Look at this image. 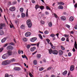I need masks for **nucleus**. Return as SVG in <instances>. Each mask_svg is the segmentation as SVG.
<instances>
[{
    "instance_id": "37998d69",
    "label": "nucleus",
    "mask_w": 77,
    "mask_h": 77,
    "mask_svg": "<svg viewBox=\"0 0 77 77\" xmlns=\"http://www.w3.org/2000/svg\"><path fill=\"white\" fill-rule=\"evenodd\" d=\"M65 40V38L64 37H63L61 38V41H64Z\"/></svg>"
},
{
    "instance_id": "72a5a7b5",
    "label": "nucleus",
    "mask_w": 77,
    "mask_h": 77,
    "mask_svg": "<svg viewBox=\"0 0 77 77\" xmlns=\"http://www.w3.org/2000/svg\"><path fill=\"white\" fill-rule=\"evenodd\" d=\"M35 8L36 10L38 9V8H39V6L38 5H36L35 6Z\"/></svg>"
},
{
    "instance_id": "7c9ffc66",
    "label": "nucleus",
    "mask_w": 77,
    "mask_h": 77,
    "mask_svg": "<svg viewBox=\"0 0 77 77\" xmlns=\"http://www.w3.org/2000/svg\"><path fill=\"white\" fill-rule=\"evenodd\" d=\"M26 17H28L29 16V14H28V9H27L26 11Z\"/></svg>"
},
{
    "instance_id": "a19ab883",
    "label": "nucleus",
    "mask_w": 77,
    "mask_h": 77,
    "mask_svg": "<svg viewBox=\"0 0 77 77\" xmlns=\"http://www.w3.org/2000/svg\"><path fill=\"white\" fill-rule=\"evenodd\" d=\"M46 41H47L48 44H49V42H50V40L48 38H47L46 39Z\"/></svg>"
},
{
    "instance_id": "ea45409f",
    "label": "nucleus",
    "mask_w": 77,
    "mask_h": 77,
    "mask_svg": "<svg viewBox=\"0 0 77 77\" xmlns=\"http://www.w3.org/2000/svg\"><path fill=\"white\" fill-rule=\"evenodd\" d=\"M66 27H67V28H68V29L70 28V26H69L68 24L66 25Z\"/></svg>"
},
{
    "instance_id": "a878e982",
    "label": "nucleus",
    "mask_w": 77,
    "mask_h": 77,
    "mask_svg": "<svg viewBox=\"0 0 77 77\" xmlns=\"http://www.w3.org/2000/svg\"><path fill=\"white\" fill-rule=\"evenodd\" d=\"M6 62H7V63L8 64H9V63H11V60H6Z\"/></svg>"
},
{
    "instance_id": "5701e85b",
    "label": "nucleus",
    "mask_w": 77,
    "mask_h": 77,
    "mask_svg": "<svg viewBox=\"0 0 77 77\" xmlns=\"http://www.w3.org/2000/svg\"><path fill=\"white\" fill-rule=\"evenodd\" d=\"M58 8L61 9H63V7L62 5H60L58 6Z\"/></svg>"
},
{
    "instance_id": "8fccbe9b",
    "label": "nucleus",
    "mask_w": 77,
    "mask_h": 77,
    "mask_svg": "<svg viewBox=\"0 0 77 77\" xmlns=\"http://www.w3.org/2000/svg\"><path fill=\"white\" fill-rule=\"evenodd\" d=\"M26 47H27V48H28V49H29L30 47V45H27Z\"/></svg>"
},
{
    "instance_id": "3c124183",
    "label": "nucleus",
    "mask_w": 77,
    "mask_h": 77,
    "mask_svg": "<svg viewBox=\"0 0 77 77\" xmlns=\"http://www.w3.org/2000/svg\"><path fill=\"white\" fill-rule=\"evenodd\" d=\"M17 3V1H14L12 2V5H15Z\"/></svg>"
},
{
    "instance_id": "1a4fd4ad",
    "label": "nucleus",
    "mask_w": 77,
    "mask_h": 77,
    "mask_svg": "<svg viewBox=\"0 0 77 77\" xmlns=\"http://www.w3.org/2000/svg\"><path fill=\"white\" fill-rule=\"evenodd\" d=\"M58 53L59 56H62V55L63 54V51H62L60 50L58 51Z\"/></svg>"
},
{
    "instance_id": "e2e57ef3",
    "label": "nucleus",
    "mask_w": 77,
    "mask_h": 77,
    "mask_svg": "<svg viewBox=\"0 0 77 77\" xmlns=\"http://www.w3.org/2000/svg\"><path fill=\"white\" fill-rule=\"evenodd\" d=\"M74 7H75V8H77V3L75 4V5H74Z\"/></svg>"
},
{
    "instance_id": "20e7f679",
    "label": "nucleus",
    "mask_w": 77,
    "mask_h": 77,
    "mask_svg": "<svg viewBox=\"0 0 77 77\" xmlns=\"http://www.w3.org/2000/svg\"><path fill=\"white\" fill-rule=\"evenodd\" d=\"M30 35H31V32H27L25 34V35L26 37L30 36Z\"/></svg>"
},
{
    "instance_id": "dca6fc26",
    "label": "nucleus",
    "mask_w": 77,
    "mask_h": 77,
    "mask_svg": "<svg viewBox=\"0 0 77 77\" xmlns=\"http://www.w3.org/2000/svg\"><path fill=\"white\" fill-rule=\"evenodd\" d=\"M6 38H3L2 39V40H1V42L2 43H3V42H5L6 41Z\"/></svg>"
},
{
    "instance_id": "4d7b16f0",
    "label": "nucleus",
    "mask_w": 77,
    "mask_h": 77,
    "mask_svg": "<svg viewBox=\"0 0 77 77\" xmlns=\"http://www.w3.org/2000/svg\"><path fill=\"white\" fill-rule=\"evenodd\" d=\"M9 77V75L8 74H6L5 75V77Z\"/></svg>"
},
{
    "instance_id": "0e129e2a",
    "label": "nucleus",
    "mask_w": 77,
    "mask_h": 77,
    "mask_svg": "<svg viewBox=\"0 0 77 77\" xmlns=\"http://www.w3.org/2000/svg\"><path fill=\"white\" fill-rule=\"evenodd\" d=\"M32 3H35V1L34 0H32Z\"/></svg>"
},
{
    "instance_id": "cd10ccee",
    "label": "nucleus",
    "mask_w": 77,
    "mask_h": 77,
    "mask_svg": "<svg viewBox=\"0 0 77 77\" xmlns=\"http://www.w3.org/2000/svg\"><path fill=\"white\" fill-rule=\"evenodd\" d=\"M33 63L35 65H36L37 63V61L36 60H34L33 61Z\"/></svg>"
},
{
    "instance_id": "a211bd4d",
    "label": "nucleus",
    "mask_w": 77,
    "mask_h": 77,
    "mask_svg": "<svg viewBox=\"0 0 77 77\" xmlns=\"http://www.w3.org/2000/svg\"><path fill=\"white\" fill-rule=\"evenodd\" d=\"M4 34V32L3 30H0V35H3Z\"/></svg>"
},
{
    "instance_id": "9b49d317",
    "label": "nucleus",
    "mask_w": 77,
    "mask_h": 77,
    "mask_svg": "<svg viewBox=\"0 0 77 77\" xmlns=\"http://www.w3.org/2000/svg\"><path fill=\"white\" fill-rule=\"evenodd\" d=\"M5 26V24L1 23L0 24V29H3V27H4Z\"/></svg>"
},
{
    "instance_id": "6e6552de",
    "label": "nucleus",
    "mask_w": 77,
    "mask_h": 77,
    "mask_svg": "<svg viewBox=\"0 0 77 77\" xmlns=\"http://www.w3.org/2000/svg\"><path fill=\"white\" fill-rule=\"evenodd\" d=\"M52 53L56 55V54H58V51L57 50H54L53 51H52Z\"/></svg>"
},
{
    "instance_id": "423d86ee",
    "label": "nucleus",
    "mask_w": 77,
    "mask_h": 77,
    "mask_svg": "<svg viewBox=\"0 0 77 77\" xmlns=\"http://www.w3.org/2000/svg\"><path fill=\"white\" fill-rule=\"evenodd\" d=\"M36 39H37V38L33 37L30 39V41L31 42H33L36 41Z\"/></svg>"
},
{
    "instance_id": "4be33fe9",
    "label": "nucleus",
    "mask_w": 77,
    "mask_h": 77,
    "mask_svg": "<svg viewBox=\"0 0 77 77\" xmlns=\"http://www.w3.org/2000/svg\"><path fill=\"white\" fill-rule=\"evenodd\" d=\"M49 53V54H51L52 53H53V50L51 49L48 50Z\"/></svg>"
},
{
    "instance_id": "49530a36",
    "label": "nucleus",
    "mask_w": 77,
    "mask_h": 77,
    "mask_svg": "<svg viewBox=\"0 0 77 77\" xmlns=\"http://www.w3.org/2000/svg\"><path fill=\"white\" fill-rule=\"evenodd\" d=\"M44 69V68L43 67H42V68H40L39 69V71H42Z\"/></svg>"
},
{
    "instance_id": "09e8293b",
    "label": "nucleus",
    "mask_w": 77,
    "mask_h": 77,
    "mask_svg": "<svg viewBox=\"0 0 77 77\" xmlns=\"http://www.w3.org/2000/svg\"><path fill=\"white\" fill-rule=\"evenodd\" d=\"M64 36H65V38H68V37L69 36V35H67L66 34H64Z\"/></svg>"
},
{
    "instance_id": "9d476101",
    "label": "nucleus",
    "mask_w": 77,
    "mask_h": 77,
    "mask_svg": "<svg viewBox=\"0 0 77 77\" xmlns=\"http://www.w3.org/2000/svg\"><path fill=\"white\" fill-rule=\"evenodd\" d=\"M12 52L11 51H7V54H8V56H11V55H12Z\"/></svg>"
},
{
    "instance_id": "c9c22d12",
    "label": "nucleus",
    "mask_w": 77,
    "mask_h": 77,
    "mask_svg": "<svg viewBox=\"0 0 77 77\" xmlns=\"http://www.w3.org/2000/svg\"><path fill=\"white\" fill-rule=\"evenodd\" d=\"M54 15L55 16V18H58V16H57L56 14L55 13H54Z\"/></svg>"
},
{
    "instance_id": "4468645a",
    "label": "nucleus",
    "mask_w": 77,
    "mask_h": 77,
    "mask_svg": "<svg viewBox=\"0 0 77 77\" xmlns=\"http://www.w3.org/2000/svg\"><path fill=\"white\" fill-rule=\"evenodd\" d=\"M2 65H7V62H6V60L2 62Z\"/></svg>"
},
{
    "instance_id": "412c9836",
    "label": "nucleus",
    "mask_w": 77,
    "mask_h": 77,
    "mask_svg": "<svg viewBox=\"0 0 77 77\" xmlns=\"http://www.w3.org/2000/svg\"><path fill=\"white\" fill-rule=\"evenodd\" d=\"M67 72H67V71L66 70H65V71H64V72H63V75H66V74H67Z\"/></svg>"
},
{
    "instance_id": "6ab92c4d",
    "label": "nucleus",
    "mask_w": 77,
    "mask_h": 77,
    "mask_svg": "<svg viewBox=\"0 0 77 77\" xmlns=\"http://www.w3.org/2000/svg\"><path fill=\"white\" fill-rule=\"evenodd\" d=\"M23 58L24 59V58H25L26 59V60H28V58H27V56H26L25 55H24V56H23V55H22V56Z\"/></svg>"
},
{
    "instance_id": "a18cd8bd",
    "label": "nucleus",
    "mask_w": 77,
    "mask_h": 77,
    "mask_svg": "<svg viewBox=\"0 0 77 77\" xmlns=\"http://www.w3.org/2000/svg\"><path fill=\"white\" fill-rule=\"evenodd\" d=\"M40 23H42V24H44L45 23L44 21L42 20H41L40 21Z\"/></svg>"
},
{
    "instance_id": "0eeeda50",
    "label": "nucleus",
    "mask_w": 77,
    "mask_h": 77,
    "mask_svg": "<svg viewBox=\"0 0 77 77\" xmlns=\"http://www.w3.org/2000/svg\"><path fill=\"white\" fill-rule=\"evenodd\" d=\"M7 50H13V47L11 45H9L7 47Z\"/></svg>"
},
{
    "instance_id": "bf43d9fd",
    "label": "nucleus",
    "mask_w": 77,
    "mask_h": 77,
    "mask_svg": "<svg viewBox=\"0 0 77 77\" xmlns=\"http://www.w3.org/2000/svg\"><path fill=\"white\" fill-rule=\"evenodd\" d=\"M34 49L32 48H31L30 49V51H34Z\"/></svg>"
},
{
    "instance_id": "2f4dec72",
    "label": "nucleus",
    "mask_w": 77,
    "mask_h": 77,
    "mask_svg": "<svg viewBox=\"0 0 77 77\" xmlns=\"http://www.w3.org/2000/svg\"><path fill=\"white\" fill-rule=\"evenodd\" d=\"M49 27H52V23H51V22H50L49 23Z\"/></svg>"
},
{
    "instance_id": "052dcab7",
    "label": "nucleus",
    "mask_w": 77,
    "mask_h": 77,
    "mask_svg": "<svg viewBox=\"0 0 77 77\" xmlns=\"http://www.w3.org/2000/svg\"><path fill=\"white\" fill-rule=\"evenodd\" d=\"M45 13L46 15H49V13L48 11H46Z\"/></svg>"
},
{
    "instance_id": "680f3d73",
    "label": "nucleus",
    "mask_w": 77,
    "mask_h": 77,
    "mask_svg": "<svg viewBox=\"0 0 77 77\" xmlns=\"http://www.w3.org/2000/svg\"><path fill=\"white\" fill-rule=\"evenodd\" d=\"M7 45H8V43H6L4 45V47H6V46H7Z\"/></svg>"
},
{
    "instance_id": "7ed1b4c3",
    "label": "nucleus",
    "mask_w": 77,
    "mask_h": 77,
    "mask_svg": "<svg viewBox=\"0 0 77 77\" xmlns=\"http://www.w3.org/2000/svg\"><path fill=\"white\" fill-rule=\"evenodd\" d=\"M15 7L14 6L11 7L9 8V10L10 11H11V12H14V11H15Z\"/></svg>"
},
{
    "instance_id": "aec40b11",
    "label": "nucleus",
    "mask_w": 77,
    "mask_h": 77,
    "mask_svg": "<svg viewBox=\"0 0 77 77\" xmlns=\"http://www.w3.org/2000/svg\"><path fill=\"white\" fill-rule=\"evenodd\" d=\"M74 47L75 49H77V44L76 41L75 42Z\"/></svg>"
},
{
    "instance_id": "338daca9",
    "label": "nucleus",
    "mask_w": 77,
    "mask_h": 77,
    "mask_svg": "<svg viewBox=\"0 0 77 77\" xmlns=\"http://www.w3.org/2000/svg\"><path fill=\"white\" fill-rule=\"evenodd\" d=\"M75 29H77V25H76L75 27Z\"/></svg>"
},
{
    "instance_id": "f8f14e48",
    "label": "nucleus",
    "mask_w": 77,
    "mask_h": 77,
    "mask_svg": "<svg viewBox=\"0 0 77 77\" xmlns=\"http://www.w3.org/2000/svg\"><path fill=\"white\" fill-rule=\"evenodd\" d=\"M61 19L62 21H65L66 20V17L64 16H62L61 17Z\"/></svg>"
},
{
    "instance_id": "f257e3e1",
    "label": "nucleus",
    "mask_w": 77,
    "mask_h": 77,
    "mask_svg": "<svg viewBox=\"0 0 77 77\" xmlns=\"http://www.w3.org/2000/svg\"><path fill=\"white\" fill-rule=\"evenodd\" d=\"M26 23L28 26V27L30 28L32 27V22H31V20L30 19H29L27 20L26 21Z\"/></svg>"
},
{
    "instance_id": "39448f33",
    "label": "nucleus",
    "mask_w": 77,
    "mask_h": 77,
    "mask_svg": "<svg viewBox=\"0 0 77 77\" xmlns=\"http://www.w3.org/2000/svg\"><path fill=\"white\" fill-rule=\"evenodd\" d=\"M15 71H21V69L20 67H14V68Z\"/></svg>"
},
{
    "instance_id": "f3484780",
    "label": "nucleus",
    "mask_w": 77,
    "mask_h": 77,
    "mask_svg": "<svg viewBox=\"0 0 77 77\" xmlns=\"http://www.w3.org/2000/svg\"><path fill=\"white\" fill-rule=\"evenodd\" d=\"M36 57L37 59H39V58H41V55L40 54H37L36 55Z\"/></svg>"
},
{
    "instance_id": "58836bf2",
    "label": "nucleus",
    "mask_w": 77,
    "mask_h": 77,
    "mask_svg": "<svg viewBox=\"0 0 77 77\" xmlns=\"http://www.w3.org/2000/svg\"><path fill=\"white\" fill-rule=\"evenodd\" d=\"M44 33L45 34V35H47L48 33V31H45L44 32Z\"/></svg>"
},
{
    "instance_id": "393cba45",
    "label": "nucleus",
    "mask_w": 77,
    "mask_h": 77,
    "mask_svg": "<svg viewBox=\"0 0 77 77\" xmlns=\"http://www.w3.org/2000/svg\"><path fill=\"white\" fill-rule=\"evenodd\" d=\"M20 27L22 29H25V26L24 25H21Z\"/></svg>"
},
{
    "instance_id": "13d9d810",
    "label": "nucleus",
    "mask_w": 77,
    "mask_h": 77,
    "mask_svg": "<svg viewBox=\"0 0 77 77\" xmlns=\"http://www.w3.org/2000/svg\"><path fill=\"white\" fill-rule=\"evenodd\" d=\"M21 50H19L18 51V54H21Z\"/></svg>"
},
{
    "instance_id": "f03ea898",
    "label": "nucleus",
    "mask_w": 77,
    "mask_h": 77,
    "mask_svg": "<svg viewBox=\"0 0 77 77\" xmlns=\"http://www.w3.org/2000/svg\"><path fill=\"white\" fill-rule=\"evenodd\" d=\"M9 57V56L7 53L4 54L2 57V58L4 59H6Z\"/></svg>"
},
{
    "instance_id": "6e6d98bb",
    "label": "nucleus",
    "mask_w": 77,
    "mask_h": 77,
    "mask_svg": "<svg viewBox=\"0 0 77 77\" xmlns=\"http://www.w3.org/2000/svg\"><path fill=\"white\" fill-rule=\"evenodd\" d=\"M68 56L70 57L71 56V53L70 52H69L68 54Z\"/></svg>"
},
{
    "instance_id": "c85d7f7f",
    "label": "nucleus",
    "mask_w": 77,
    "mask_h": 77,
    "mask_svg": "<svg viewBox=\"0 0 77 77\" xmlns=\"http://www.w3.org/2000/svg\"><path fill=\"white\" fill-rule=\"evenodd\" d=\"M58 4L59 5H64V3L62 2H58Z\"/></svg>"
},
{
    "instance_id": "c756f323",
    "label": "nucleus",
    "mask_w": 77,
    "mask_h": 77,
    "mask_svg": "<svg viewBox=\"0 0 77 77\" xmlns=\"http://www.w3.org/2000/svg\"><path fill=\"white\" fill-rule=\"evenodd\" d=\"M40 9H41V10H42V9H44V7L43 6H39V8Z\"/></svg>"
},
{
    "instance_id": "774afa93",
    "label": "nucleus",
    "mask_w": 77,
    "mask_h": 77,
    "mask_svg": "<svg viewBox=\"0 0 77 77\" xmlns=\"http://www.w3.org/2000/svg\"><path fill=\"white\" fill-rule=\"evenodd\" d=\"M8 77H13V76L12 75H10Z\"/></svg>"
},
{
    "instance_id": "ddd939ff",
    "label": "nucleus",
    "mask_w": 77,
    "mask_h": 77,
    "mask_svg": "<svg viewBox=\"0 0 77 77\" xmlns=\"http://www.w3.org/2000/svg\"><path fill=\"white\" fill-rule=\"evenodd\" d=\"M74 69V66L73 65H72L70 66V70L71 71H72Z\"/></svg>"
},
{
    "instance_id": "c03bdc74",
    "label": "nucleus",
    "mask_w": 77,
    "mask_h": 77,
    "mask_svg": "<svg viewBox=\"0 0 77 77\" xmlns=\"http://www.w3.org/2000/svg\"><path fill=\"white\" fill-rule=\"evenodd\" d=\"M46 9L48 10H50H50H51L50 8V7H48V6H46Z\"/></svg>"
},
{
    "instance_id": "603ef678",
    "label": "nucleus",
    "mask_w": 77,
    "mask_h": 77,
    "mask_svg": "<svg viewBox=\"0 0 77 77\" xmlns=\"http://www.w3.org/2000/svg\"><path fill=\"white\" fill-rule=\"evenodd\" d=\"M51 68H52V67H49L47 69V70L48 71L49 70H50V69H51Z\"/></svg>"
},
{
    "instance_id": "e433bc0d",
    "label": "nucleus",
    "mask_w": 77,
    "mask_h": 77,
    "mask_svg": "<svg viewBox=\"0 0 77 77\" xmlns=\"http://www.w3.org/2000/svg\"><path fill=\"white\" fill-rule=\"evenodd\" d=\"M38 36H39L40 38L41 39H43V38H42V36L41 34H39L38 35Z\"/></svg>"
},
{
    "instance_id": "bb28decb",
    "label": "nucleus",
    "mask_w": 77,
    "mask_h": 77,
    "mask_svg": "<svg viewBox=\"0 0 77 77\" xmlns=\"http://www.w3.org/2000/svg\"><path fill=\"white\" fill-rule=\"evenodd\" d=\"M20 10L21 12L22 13L24 11V8H20Z\"/></svg>"
},
{
    "instance_id": "de8ad7c7",
    "label": "nucleus",
    "mask_w": 77,
    "mask_h": 77,
    "mask_svg": "<svg viewBox=\"0 0 77 77\" xmlns=\"http://www.w3.org/2000/svg\"><path fill=\"white\" fill-rule=\"evenodd\" d=\"M61 48L62 50H65V48L63 47V46H61Z\"/></svg>"
},
{
    "instance_id": "79ce46f5",
    "label": "nucleus",
    "mask_w": 77,
    "mask_h": 77,
    "mask_svg": "<svg viewBox=\"0 0 77 77\" xmlns=\"http://www.w3.org/2000/svg\"><path fill=\"white\" fill-rule=\"evenodd\" d=\"M3 50V48H0V53H1V52H2Z\"/></svg>"
},
{
    "instance_id": "864d4df0",
    "label": "nucleus",
    "mask_w": 77,
    "mask_h": 77,
    "mask_svg": "<svg viewBox=\"0 0 77 77\" xmlns=\"http://www.w3.org/2000/svg\"><path fill=\"white\" fill-rule=\"evenodd\" d=\"M54 36H55V35L53 34H52L50 35V36H51V37H54Z\"/></svg>"
},
{
    "instance_id": "2eb2a0df",
    "label": "nucleus",
    "mask_w": 77,
    "mask_h": 77,
    "mask_svg": "<svg viewBox=\"0 0 77 77\" xmlns=\"http://www.w3.org/2000/svg\"><path fill=\"white\" fill-rule=\"evenodd\" d=\"M74 20V17L71 16L70 17L69 19V20L70 21H72Z\"/></svg>"
},
{
    "instance_id": "b1692460",
    "label": "nucleus",
    "mask_w": 77,
    "mask_h": 77,
    "mask_svg": "<svg viewBox=\"0 0 77 77\" xmlns=\"http://www.w3.org/2000/svg\"><path fill=\"white\" fill-rule=\"evenodd\" d=\"M21 16L22 18H24V17H25V16H26V14H25L24 13H22Z\"/></svg>"
},
{
    "instance_id": "69168bd1",
    "label": "nucleus",
    "mask_w": 77,
    "mask_h": 77,
    "mask_svg": "<svg viewBox=\"0 0 77 77\" xmlns=\"http://www.w3.org/2000/svg\"><path fill=\"white\" fill-rule=\"evenodd\" d=\"M43 61L44 62H46V60L45 58H44L43 60Z\"/></svg>"
},
{
    "instance_id": "4c0bfd02",
    "label": "nucleus",
    "mask_w": 77,
    "mask_h": 77,
    "mask_svg": "<svg viewBox=\"0 0 77 77\" xmlns=\"http://www.w3.org/2000/svg\"><path fill=\"white\" fill-rule=\"evenodd\" d=\"M9 45H15V44H14V42H11L9 43Z\"/></svg>"
},
{
    "instance_id": "f704fd0d",
    "label": "nucleus",
    "mask_w": 77,
    "mask_h": 77,
    "mask_svg": "<svg viewBox=\"0 0 77 77\" xmlns=\"http://www.w3.org/2000/svg\"><path fill=\"white\" fill-rule=\"evenodd\" d=\"M23 40V41L24 42H26V41H27V39H26V38H23L22 39Z\"/></svg>"
},
{
    "instance_id": "5fc2aeb1",
    "label": "nucleus",
    "mask_w": 77,
    "mask_h": 77,
    "mask_svg": "<svg viewBox=\"0 0 77 77\" xmlns=\"http://www.w3.org/2000/svg\"><path fill=\"white\" fill-rule=\"evenodd\" d=\"M29 75L31 77H33V75H32V73H29Z\"/></svg>"
},
{
    "instance_id": "473e14b6",
    "label": "nucleus",
    "mask_w": 77,
    "mask_h": 77,
    "mask_svg": "<svg viewBox=\"0 0 77 77\" xmlns=\"http://www.w3.org/2000/svg\"><path fill=\"white\" fill-rule=\"evenodd\" d=\"M10 61L11 62H15V58H13L10 60Z\"/></svg>"
}]
</instances>
